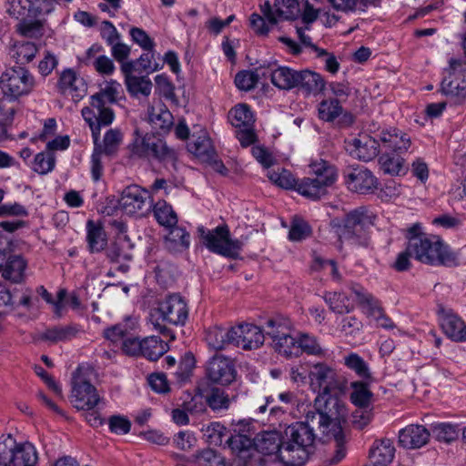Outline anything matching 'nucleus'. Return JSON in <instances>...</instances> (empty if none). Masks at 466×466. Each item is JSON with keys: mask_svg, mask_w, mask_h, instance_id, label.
I'll return each instance as SVG.
<instances>
[{"mask_svg": "<svg viewBox=\"0 0 466 466\" xmlns=\"http://www.w3.org/2000/svg\"><path fill=\"white\" fill-rule=\"evenodd\" d=\"M408 250L416 260L431 266L451 267L457 264V256L437 235L422 232L420 224L407 230Z\"/></svg>", "mask_w": 466, "mask_h": 466, "instance_id": "f257e3e1", "label": "nucleus"}, {"mask_svg": "<svg viewBox=\"0 0 466 466\" xmlns=\"http://www.w3.org/2000/svg\"><path fill=\"white\" fill-rule=\"evenodd\" d=\"M315 434L308 423L298 421L289 425L282 435L280 462L288 466H301L309 459Z\"/></svg>", "mask_w": 466, "mask_h": 466, "instance_id": "f03ea898", "label": "nucleus"}, {"mask_svg": "<svg viewBox=\"0 0 466 466\" xmlns=\"http://www.w3.org/2000/svg\"><path fill=\"white\" fill-rule=\"evenodd\" d=\"M127 150L128 158L132 160L148 161L154 158L159 162L174 163L177 158V150L169 147L165 140L153 133H144L139 128L134 130Z\"/></svg>", "mask_w": 466, "mask_h": 466, "instance_id": "7ed1b4c3", "label": "nucleus"}, {"mask_svg": "<svg viewBox=\"0 0 466 466\" xmlns=\"http://www.w3.org/2000/svg\"><path fill=\"white\" fill-rule=\"evenodd\" d=\"M374 221V214L367 208L360 207L347 213L342 221L333 220L331 225L341 241L367 247Z\"/></svg>", "mask_w": 466, "mask_h": 466, "instance_id": "20e7f679", "label": "nucleus"}, {"mask_svg": "<svg viewBox=\"0 0 466 466\" xmlns=\"http://www.w3.org/2000/svg\"><path fill=\"white\" fill-rule=\"evenodd\" d=\"M187 317L188 307L184 298L179 294H172L166 297L158 303L157 308L151 310L149 322L155 330L174 339L175 336L165 323L182 326L186 323Z\"/></svg>", "mask_w": 466, "mask_h": 466, "instance_id": "39448f33", "label": "nucleus"}, {"mask_svg": "<svg viewBox=\"0 0 466 466\" xmlns=\"http://www.w3.org/2000/svg\"><path fill=\"white\" fill-rule=\"evenodd\" d=\"M341 380L335 368L324 361L311 362L309 370V389L318 394L316 405L323 400H331V395L341 390Z\"/></svg>", "mask_w": 466, "mask_h": 466, "instance_id": "423d86ee", "label": "nucleus"}, {"mask_svg": "<svg viewBox=\"0 0 466 466\" xmlns=\"http://www.w3.org/2000/svg\"><path fill=\"white\" fill-rule=\"evenodd\" d=\"M36 86L35 76L25 67L17 66L6 69L0 78L3 98L7 104L31 94Z\"/></svg>", "mask_w": 466, "mask_h": 466, "instance_id": "0eeeda50", "label": "nucleus"}, {"mask_svg": "<svg viewBox=\"0 0 466 466\" xmlns=\"http://www.w3.org/2000/svg\"><path fill=\"white\" fill-rule=\"evenodd\" d=\"M198 234L208 250L227 258H237L242 248L241 241L230 238L227 225L218 226L212 230L199 226Z\"/></svg>", "mask_w": 466, "mask_h": 466, "instance_id": "6e6552de", "label": "nucleus"}, {"mask_svg": "<svg viewBox=\"0 0 466 466\" xmlns=\"http://www.w3.org/2000/svg\"><path fill=\"white\" fill-rule=\"evenodd\" d=\"M37 460V451L32 443H16L10 435L0 437V464L3 466H35Z\"/></svg>", "mask_w": 466, "mask_h": 466, "instance_id": "1a4fd4ad", "label": "nucleus"}, {"mask_svg": "<svg viewBox=\"0 0 466 466\" xmlns=\"http://www.w3.org/2000/svg\"><path fill=\"white\" fill-rule=\"evenodd\" d=\"M81 115L91 130L94 145L100 138L101 128L110 126L115 119L113 110L98 96H90L89 105L82 108Z\"/></svg>", "mask_w": 466, "mask_h": 466, "instance_id": "9d476101", "label": "nucleus"}, {"mask_svg": "<svg viewBox=\"0 0 466 466\" xmlns=\"http://www.w3.org/2000/svg\"><path fill=\"white\" fill-rule=\"evenodd\" d=\"M152 197L148 190L133 184L126 187L118 199L121 211L128 216L142 217L147 215L152 208Z\"/></svg>", "mask_w": 466, "mask_h": 466, "instance_id": "9b49d317", "label": "nucleus"}, {"mask_svg": "<svg viewBox=\"0 0 466 466\" xmlns=\"http://www.w3.org/2000/svg\"><path fill=\"white\" fill-rule=\"evenodd\" d=\"M228 119L237 129L236 136L242 147H248L256 141L255 118L248 106L237 105L229 111Z\"/></svg>", "mask_w": 466, "mask_h": 466, "instance_id": "f8f14e48", "label": "nucleus"}, {"mask_svg": "<svg viewBox=\"0 0 466 466\" xmlns=\"http://www.w3.org/2000/svg\"><path fill=\"white\" fill-rule=\"evenodd\" d=\"M347 188L359 194H371L378 189V178L364 167H349L344 171Z\"/></svg>", "mask_w": 466, "mask_h": 466, "instance_id": "ddd939ff", "label": "nucleus"}, {"mask_svg": "<svg viewBox=\"0 0 466 466\" xmlns=\"http://www.w3.org/2000/svg\"><path fill=\"white\" fill-rule=\"evenodd\" d=\"M99 397L96 388L80 374L73 380L71 402L77 410H91L98 403Z\"/></svg>", "mask_w": 466, "mask_h": 466, "instance_id": "4468645a", "label": "nucleus"}, {"mask_svg": "<svg viewBox=\"0 0 466 466\" xmlns=\"http://www.w3.org/2000/svg\"><path fill=\"white\" fill-rule=\"evenodd\" d=\"M260 11L270 25L281 20L294 19L300 12L298 0H275L273 7L267 0L260 5Z\"/></svg>", "mask_w": 466, "mask_h": 466, "instance_id": "2eb2a0df", "label": "nucleus"}, {"mask_svg": "<svg viewBox=\"0 0 466 466\" xmlns=\"http://www.w3.org/2000/svg\"><path fill=\"white\" fill-rule=\"evenodd\" d=\"M350 289L360 306L366 309L369 314L375 316L380 327L387 329L395 327L392 320L383 314L380 301L372 294L359 284H352Z\"/></svg>", "mask_w": 466, "mask_h": 466, "instance_id": "dca6fc26", "label": "nucleus"}, {"mask_svg": "<svg viewBox=\"0 0 466 466\" xmlns=\"http://www.w3.org/2000/svg\"><path fill=\"white\" fill-rule=\"evenodd\" d=\"M57 91L64 96L79 101L86 94V84L83 77L71 68L64 69L56 83Z\"/></svg>", "mask_w": 466, "mask_h": 466, "instance_id": "f3484780", "label": "nucleus"}, {"mask_svg": "<svg viewBox=\"0 0 466 466\" xmlns=\"http://www.w3.org/2000/svg\"><path fill=\"white\" fill-rule=\"evenodd\" d=\"M232 333L234 345L246 350H256L264 343V331L253 324H240L232 327Z\"/></svg>", "mask_w": 466, "mask_h": 466, "instance_id": "a211bd4d", "label": "nucleus"}, {"mask_svg": "<svg viewBox=\"0 0 466 466\" xmlns=\"http://www.w3.org/2000/svg\"><path fill=\"white\" fill-rule=\"evenodd\" d=\"M345 148L350 156L363 161L372 160L379 154L378 141L367 134L346 140Z\"/></svg>", "mask_w": 466, "mask_h": 466, "instance_id": "6ab92c4d", "label": "nucleus"}, {"mask_svg": "<svg viewBox=\"0 0 466 466\" xmlns=\"http://www.w3.org/2000/svg\"><path fill=\"white\" fill-rule=\"evenodd\" d=\"M441 327L447 337L458 342L466 341V323L450 309L438 310Z\"/></svg>", "mask_w": 466, "mask_h": 466, "instance_id": "aec40b11", "label": "nucleus"}, {"mask_svg": "<svg viewBox=\"0 0 466 466\" xmlns=\"http://www.w3.org/2000/svg\"><path fill=\"white\" fill-rule=\"evenodd\" d=\"M236 374L232 361L226 357L216 356L208 363L207 375L214 383L228 385L235 380Z\"/></svg>", "mask_w": 466, "mask_h": 466, "instance_id": "412c9836", "label": "nucleus"}, {"mask_svg": "<svg viewBox=\"0 0 466 466\" xmlns=\"http://www.w3.org/2000/svg\"><path fill=\"white\" fill-rule=\"evenodd\" d=\"M147 113L148 121L154 129L163 134L170 131L174 117L161 99H153Z\"/></svg>", "mask_w": 466, "mask_h": 466, "instance_id": "4be33fe9", "label": "nucleus"}, {"mask_svg": "<svg viewBox=\"0 0 466 466\" xmlns=\"http://www.w3.org/2000/svg\"><path fill=\"white\" fill-rule=\"evenodd\" d=\"M429 439L430 432L422 425H408L399 433V442L406 449H419L424 446Z\"/></svg>", "mask_w": 466, "mask_h": 466, "instance_id": "5701e85b", "label": "nucleus"}, {"mask_svg": "<svg viewBox=\"0 0 466 466\" xmlns=\"http://www.w3.org/2000/svg\"><path fill=\"white\" fill-rule=\"evenodd\" d=\"M257 451L264 455L274 456V461H280L282 435L277 431H264L258 434L254 442Z\"/></svg>", "mask_w": 466, "mask_h": 466, "instance_id": "b1692460", "label": "nucleus"}, {"mask_svg": "<svg viewBox=\"0 0 466 466\" xmlns=\"http://www.w3.org/2000/svg\"><path fill=\"white\" fill-rule=\"evenodd\" d=\"M167 233L165 236L164 243L166 248L172 253H182L190 247V234L184 227L171 226L166 228Z\"/></svg>", "mask_w": 466, "mask_h": 466, "instance_id": "393cba45", "label": "nucleus"}, {"mask_svg": "<svg viewBox=\"0 0 466 466\" xmlns=\"http://www.w3.org/2000/svg\"><path fill=\"white\" fill-rule=\"evenodd\" d=\"M379 137L387 149L399 154L406 152L411 145L410 137L397 128L382 130Z\"/></svg>", "mask_w": 466, "mask_h": 466, "instance_id": "a878e982", "label": "nucleus"}, {"mask_svg": "<svg viewBox=\"0 0 466 466\" xmlns=\"http://www.w3.org/2000/svg\"><path fill=\"white\" fill-rule=\"evenodd\" d=\"M395 447L390 439H381L374 441L370 458L374 466H388L394 459Z\"/></svg>", "mask_w": 466, "mask_h": 466, "instance_id": "bb28decb", "label": "nucleus"}, {"mask_svg": "<svg viewBox=\"0 0 466 466\" xmlns=\"http://www.w3.org/2000/svg\"><path fill=\"white\" fill-rule=\"evenodd\" d=\"M25 268L26 261L21 256H10L5 263L0 262L2 277L14 283H20L24 279Z\"/></svg>", "mask_w": 466, "mask_h": 466, "instance_id": "cd10ccee", "label": "nucleus"}, {"mask_svg": "<svg viewBox=\"0 0 466 466\" xmlns=\"http://www.w3.org/2000/svg\"><path fill=\"white\" fill-rule=\"evenodd\" d=\"M137 328V319L132 317H127L122 322H119L104 330V336L113 343H122L127 337L133 336V332Z\"/></svg>", "mask_w": 466, "mask_h": 466, "instance_id": "c85d7f7f", "label": "nucleus"}, {"mask_svg": "<svg viewBox=\"0 0 466 466\" xmlns=\"http://www.w3.org/2000/svg\"><path fill=\"white\" fill-rule=\"evenodd\" d=\"M331 176V173H329ZM331 177L326 179L325 182H319L314 177H304L303 179L297 182V191L309 198L318 199L324 196L327 192V188L330 187Z\"/></svg>", "mask_w": 466, "mask_h": 466, "instance_id": "c756f323", "label": "nucleus"}, {"mask_svg": "<svg viewBox=\"0 0 466 466\" xmlns=\"http://www.w3.org/2000/svg\"><path fill=\"white\" fill-rule=\"evenodd\" d=\"M206 341L209 348L222 350L228 345H234L232 328L212 327L207 330Z\"/></svg>", "mask_w": 466, "mask_h": 466, "instance_id": "7c9ffc66", "label": "nucleus"}, {"mask_svg": "<svg viewBox=\"0 0 466 466\" xmlns=\"http://www.w3.org/2000/svg\"><path fill=\"white\" fill-rule=\"evenodd\" d=\"M299 73L288 66H279L270 72L271 82L279 89L289 90L298 86Z\"/></svg>", "mask_w": 466, "mask_h": 466, "instance_id": "2f4dec72", "label": "nucleus"}, {"mask_svg": "<svg viewBox=\"0 0 466 466\" xmlns=\"http://www.w3.org/2000/svg\"><path fill=\"white\" fill-rule=\"evenodd\" d=\"M319 427L323 429V433H326L327 435L332 434L336 439L338 449L334 461L335 462L341 461L345 457L346 451L344 447L340 445V427H339L338 423L333 419L324 412H319Z\"/></svg>", "mask_w": 466, "mask_h": 466, "instance_id": "473e14b6", "label": "nucleus"}, {"mask_svg": "<svg viewBox=\"0 0 466 466\" xmlns=\"http://www.w3.org/2000/svg\"><path fill=\"white\" fill-rule=\"evenodd\" d=\"M86 240L91 252H99L106 246V237L103 227L88 220L86 223Z\"/></svg>", "mask_w": 466, "mask_h": 466, "instance_id": "72a5a7b5", "label": "nucleus"}, {"mask_svg": "<svg viewBox=\"0 0 466 466\" xmlns=\"http://www.w3.org/2000/svg\"><path fill=\"white\" fill-rule=\"evenodd\" d=\"M153 215L157 223L165 228L177 224V215L172 206L165 200H158L152 205Z\"/></svg>", "mask_w": 466, "mask_h": 466, "instance_id": "f704fd0d", "label": "nucleus"}, {"mask_svg": "<svg viewBox=\"0 0 466 466\" xmlns=\"http://www.w3.org/2000/svg\"><path fill=\"white\" fill-rule=\"evenodd\" d=\"M298 86L309 94H318L324 90L325 81L319 74L304 70L299 73Z\"/></svg>", "mask_w": 466, "mask_h": 466, "instance_id": "c9c22d12", "label": "nucleus"}, {"mask_svg": "<svg viewBox=\"0 0 466 466\" xmlns=\"http://www.w3.org/2000/svg\"><path fill=\"white\" fill-rule=\"evenodd\" d=\"M297 344L299 356L301 353L322 357L325 355V350L319 342V339L309 333H299L297 337Z\"/></svg>", "mask_w": 466, "mask_h": 466, "instance_id": "e433bc0d", "label": "nucleus"}, {"mask_svg": "<svg viewBox=\"0 0 466 466\" xmlns=\"http://www.w3.org/2000/svg\"><path fill=\"white\" fill-rule=\"evenodd\" d=\"M167 350V345L158 337L150 336L142 340L141 355L149 360H157Z\"/></svg>", "mask_w": 466, "mask_h": 466, "instance_id": "4c0bfd02", "label": "nucleus"}, {"mask_svg": "<svg viewBox=\"0 0 466 466\" xmlns=\"http://www.w3.org/2000/svg\"><path fill=\"white\" fill-rule=\"evenodd\" d=\"M324 299L330 310L337 314L349 313L354 308L351 299L343 292H327Z\"/></svg>", "mask_w": 466, "mask_h": 466, "instance_id": "58836bf2", "label": "nucleus"}, {"mask_svg": "<svg viewBox=\"0 0 466 466\" xmlns=\"http://www.w3.org/2000/svg\"><path fill=\"white\" fill-rule=\"evenodd\" d=\"M350 400L351 402L360 408L367 409L371 404L373 394L370 390L368 385L361 381H354L350 384Z\"/></svg>", "mask_w": 466, "mask_h": 466, "instance_id": "ea45409f", "label": "nucleus"}, {"mask_svg": "<svg viewBox=\"0 0 466 466\" xmlns=\"http://www.w3.org/2000/svg\"><path fill=\"white\" fill-rule=\"evenodd\" d=\"M291 324L282 318L270 319L267 321L264 334L272 339V344L286 334L290 333Z\"/></svg>", "mask_w": 466, "mask_h": 466, "instance_id": "a19ab883", "label": "nucleus"}, {"mask_svg": "<svg viewBox=\"0 0 466 466\" xmlns=\"http://www.w3.org/2000/svg\"><path fill=\"white\" fill-rule=\"evenodd\" d=\"M79 329L75 325L57 326L46 329L43 334V339L53 343L67 341L76 336Z\"/></svg>", "mask_w": 466, "mask_h": 466, "instance_id": "79ce46f5", "label": "nucleus"}, {"mask_svg": "<svg viewBox=\"0 0 466 466\" xmlns=\"http://www.w3.org/2000/svg\"><path fill=\"white\" fill-rule=\"evenodd\" d=\"M122 141V131L119 128H110L105 133L102 143L97 141V147H101V153L111 156L118 150Z\"/></svg>", "mask_w": 466, "mask_h": 466, "instance_id": "37998d69", "label": "nucleus"}, {"mask_svg": "<svg viewBox=\"0 0 466 466\" xmlns=\"http://www.w3.org/2000/svg\"><path fill=\"white\" fill-rule=\"evenodd\" d=\"M311 173L315 176L314 178L318 179L319 182H325L326 179L329 178V173H331L330 187L336 182L338 178V172L336 167L327 162L326 160L319 159L312 161L309 164Z\"/></svg>", "mask_w": 466, "mask_h": 466, "instance_id": "c03bdc74", "label": "nucleus"}, {"mask_svg": "<svg viewBox=\"0 0 466 466\" xmlns=\"http://www.w3.org/2000/svg\"><path fill=\"white\" fill-rule=\"evenodd\" d=\"M188 150L198 157L207 159L210 158L214 153L212 142L205 133L198 137H193L188 144Z\"/></svg>", "mask_w": 466, "mask_h": 466, "instance_id": "a18cd8bd", "label": "nucleus"}, {"mask_svg": "<svg viewBox=\"0 0 466 466\" xmlns=\"http://www.w3.org/2000/svg\"><path fill=\"white\" fill-rule=\"evenodd\" d=\"M201 431L206 441L214 446L221 445L223 438L227 435L226 427L218 421L204 425L201 428Z\"/></svg>", "mask_w": 466, "mask_h": 466, "instance_id": "49530a36", "label": "nucleus"}, {"mask_svg": "<svg viewBox=\"0 0 466 466\" xmlns=\"http://www.w3.org/2000/svg\"><path fill=\"white\" fill-rule=\"evenodd\" d=\"M127 91L135 96L142 95L148 96L152 89V82L147 76H133L128 77L125 81Z\"/></svg>", "mask_w": 466, "mask_h": 466, "instance_id": "de8ad7c7", "label": "nucleus"}, {"mask_svg": "<svg viewBox=\"0 0 466 466\" xmlns=\"http://www.w3.org/2000/svg\"><path fill=\"white\" fill-rule=\"evenodd\" d=\"M318 111L320 119L331 122L342 113V106L338 99H326L319 103Z\"/></svg>", "mask_w": 466, "mask_h": 466, "instance_id": "09e8293b", "label": "nucleus"}, {"mask_svg": "<svg viewBox=\"0 0 466 466\" xmlns=\"http://www.w3.org/2000/svg\"><path fill=\"white\" fill-rule=\"evenodd\" d=\"M15 112V105L0 100V142L7 138V126L12 123Z\"/></svg>", "mask_w": 466, "mask_h": 466, "instance_id": "8fccbe9b", "label": "nucleus"}, {"mask_svg": "<svg viewBox=\"0 0 466 466\" xmlns=\"http://www.w3.org/2000/svg\"><path fill=\"white\" fill-rule=\"evenodd\" d=\"M344 364L362 379L370 378V372L367 362L357 353H350L344 357Z\"/></svg>", "mask_w": 466, "mask_h": 466, "instance_id": "3c124183", "label": "nucleus"}, {"mask_svg": "<svg viewBox=\"0 0 466 466\" xmlns=\"http://www.w3.org/2000/svg\"><path fill=\"white\" fill-rule=\"evenodd\" d=\"M239 431H241V430H239ZM254 442L255 440L248 434V431L246 432L245 430H243L242 432L232 435L227 441L228 446L236 453L248 450L254 445Z\"/></svg>", "mask_w": 466, "mask_h": 466, "instance_id": "603ef678", "label": "nucleus"}, {"mask_svg": "<svg viewBox=\"0 0 466 466\" xmlns=\"http://www.w3.org/2000/svg\"><path fill=\"white\" fill-rule=\"evenodd\" d=\"M6 12L10 16L23 20L26 16H31V1L30 0H8L6 4Z\"/></svg>", "mask_w": 466, "mask_h": 466, "instance_id": "864d4df0", "label": "nucleus"}, {"mask_svg": "<svg viewBox=\"0 0 466 466\" xmlns=\"http://www.w3.org/2000/svg\"><path fill=\"white\" fill-rule=\"evenodd\" d=\"M379 163L384 173L398 176L403 168L404 160L400 156L384 154L380 157Z\"/></svg>", "mask_w": 466, "mask_h": 466, "instance_id": "5fc2aeb1", "label": "nucleus"}, {"mask_svg": "<svg viewBox=\"0 0 466 466\" xmlns=\"http://www.w3.org/2000/svg\"><path fill=\"white\" fill-rule=\"evenodd\" d=\"M272 345L275 350L281 355L287 357L299 356L297 338L292 337L290 333L286 334Z\"/></svg>", "mask_w": 466, "mask_h": 466, "instance_id": "6e6d98bb", "label": "nucleus"}, {"mask_svg": "<svg viewBox=\"0 0 466 466\" xmlns=\"http://www.w3.org/2000/svg\"><path fill=\"white\" fill-rule=\"evenodd\" d=\"M17 32L25 37L37 38L42 36L44 29L40 20L23 19L16 25Z\"/></svg>", "mask_w": 466, "mask_h": 466, "instance_id": "4d7b16f0", "label": "nucleus"}, {"mask_svg": "<svg viewBox=\"0 0 466 466\" xmlns=\"http://www.w3.org/2000/svg\"><path fill=\"white\" fill-rule=\"evenodd\" d=\"M32 169L40 174L46 175L55 167V157L51 152H40L35 155L31 166Z\"/></svg>", "mask_w": 466, "mask_h": 466, "instance_id": "13d9d810", "label": "nucleus"}, {"mask_svg": "<svg viewBox=\"0 0 466 466\" xmlns=\"http://www.w3.org/2000/svg\"><path fill=\"white\" fill-rule=\"evenodd\" d=\"M310 364L309 361L291 366L289 372L290 380L299 386L309 385Z\"/></svg>", "mask_w": 466, "mask_h": 466, "instance_id": "bf43d9fd", "label": "nucleus"}, {"mask_svg": "<svg viewBox=\"0 0 466 466\" xmlns=\"http://www.w3.org/2000/svg\"><path fill=\"white\" fill-rule=\"evenodd\" d=\"M121 91V85L115 80H110L106 82L105 86L94 96H98L101 101H105V104H114L116 103Z\"/></svg>", "mask_w": 466, "mask_h": 466, "instance_id": "052dcab7", "label": "nucleus"}, {"mask_svg": "<svg viewBox=\"0 0 466 466\" xmlns=\"http://www.w3.org/2000/svg\"><path fill=\"white\" fill-rule=\"evenodd\" d=\"M37 53V46L32 42H23L15 46V57L19 64L31 62Z\"/></svg>", "mask_w": 466, "mask_h": 466, "instance_id": "680f3d73", "label": "nucleus"}, {"mask_svg": "<svg viewBox=\"0 0 466 466\" xmlns=\"http://www.w3.org/2000/svg\"><path fill=\"white\" fill-rule=\"evenodd\" d=\"M207 402L213 410H221L229 407L230 400L223 390L213 389L207 396Z\"/></svg>", "mask_w": 466, "mask_h": 466, "instance_id": "e2e57ef3", "label": "nucleus"}, {"mask_svg": "<svg viewBox=\"0 0 466 466\" xmlns=\"http://www.w3.org/2000/svg\"><path fill=\"white\" fill-rule=\"evenodd\" d=\"M196 466H224L223 458L211 449H206L196 456Z\"/></svg>", "mask_w": 466, "mask_h": 466, "instance_id": "0e129e2a", "label": "nucleus"}, {"mask_svg": "<svg viewBox=\"0 0 466 466\" xmlns=\"http://www.w3.org/2000/svg\"><path fill=\"white\" fill-rule=\"evenodd\" d=\"M268 177L270 181L282 188L289 189L297 187V182L289 170L282 169L280 172L270 171Z\"/></svg>", "mask_w": 466, "mask_h": 466, "instance_id": "69168bd1", "label": "nucleus"}, {"mask_svg": "<svg viewBox=\"0 0 466 466\" xmlns=\"http://www.w3.org/2000/svg\"><path fill=\"white\" fill-rule=\"evenodd\" d=\"M101 147L95 145L90 157V172L93 181H99L104 174V164L102 161Z\"/></svg>", "mask_w": 466, "mask_h": 466, "instance_id": "338daca9", "label": "nucleus"}, {"mask_svg": "<svg viewBox=\"0 0 466 466\" xmlns=\"http://www.w3.org/2000/svg\"><path fill=\"white\" fill-rule=\"evenodd\" d=\"M258 74L254 71H241L235 76V84L238 88L248 91L254 88L258 81Z\"/></svg>", "mask_w": 466, "mask_h": 466, "instance_id": "774afa93", "label": "nucleus"}]
</instances>
